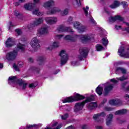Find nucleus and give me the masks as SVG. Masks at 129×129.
I'll return each instance as SVG.
<instances>
[{
    "mask_svg": "<svg viewBox=\"0 0 129 129\" xmlns=\"http://www.w3.org/2000/svg\"><path fill=\"white\" fill-rule=\"evenodd\" d=\"M25 47H26V45L19 43L17 45V49H15L13 51L10 52L7 54L6 59L9 61H14V60L17 58V56H18L19 49L21 50V51H25Z\"/></svg>",
    "mask_w": 129,
    "mask_h": 129,
    "instance_id": "f257e3e1",
    "label": "nucleus"
},
{
    "mask_svg": "<svg viewBox=\"0 0 129 129\" xmlns=\"http://www.w3.org/2000/svg\"><path fill=\"white\" fill-rule=\"evenodd\" d=\"M9 84L11 85L13 84H19V86L22 89H25L27 88V83H24L23 80L21 79H18L17 76H11L8 79Z\"/></svg>",
    "mask_w": 129,
    "mask_h": 129,
    "instance_id": "f03ea898",
    "label": "nucleus"
},
{
    "mask_svg": "<svg viewBox=\"0 0 129 129\" xmlns=\"http://www.w3.org/2000/svg\"><path fill=\"white\" fill-rule=\"evenodd\" d=\"M84 98H85V97L80 94H77L74 97L71 96L64 99V100L62 101V102L63 103L66 102H73V101L81 100V99H84Z\"/></svg>",
    "mask_w": 129,
    "mask_h": 129,
    "instance_id": "7ed1b4c3",
    "label": "nucleus"
},
{
    "mask_svg": "<svg viewBox=\"0 0 129 129\" xmlns=\"http://www.w3.org/2000/svg\"><path fill=\"white\" fill-rule=\"evenodd\" d=\"M59 55L61 57L60 65L61 66H63V65H65V64L67 63V61H68V55H67V53H66L65 50H61Z\"/></svg>",
    "mask_w": 129,
    "mask_h": 129,
    "instance_id": "20e7f679",
    "label": "nucleus"
},
{
    "mask_svg": "<svg viewBox=\"0 0 129 129\" xmlns=\"http://www.w3.org/2000/svg\"><path fill=\"white\" fill-rule=\"evenodd\" d=\"M80 55H78V58L82 61L83 58H86L88 55V50L86 47L81 48L79 50Z\"/></svg>",
    "mask_w": 129,
    "mask_h": 129,
    "instance_id": "39448f33",
    "label": "nucleus"
},
{
    "mask_svg": "<svg viewBox=\"0 0 129 129\" xmlns=\"http://www.w3.org/2000/svg\"><path fill=\"white\" fill-rule=\"evenodd\" d=\"M31 45L35 51L40 49V47H41L40 40L38 39L37 37H34L31 40Z\"/></svg>",
    "mask_w": 129,
    "mask_h": 129,
    "instance_id": "423d86ee",
    "label": "nucleus"
},
{
    "mask_svg": "<svg viewBox=\"0 0 129 129\" xmlns=\"http://www.w3.org/2000/svg\"><path fill=\"white\" fill-rule=\"evenodd\" d=\"M105 116H106V113L103 111L94 114L93 118L96 122H99V121H101V118H100V117H105Z\"/></svg>",
    "mask_w": 129,
    "mask_h": 129,
    "instance_id": "0eeeda50",
    "label": "nucleus"
},
{
    "mask_svg": "<svg viewBox=\"0 0 129 129\" xmlns=\"http://www.w3.org/2000/svg\"><path fill=\"white\" fill-rule=\"evenodd\" d=\"M74 27L75 29H77L79 33H83L85 31L86 27L79 22H76L74 24Z\"/></svg>",
    "mask_w": 129,
    "mask_h": 129,
    "instance_id": "6e6552de",
    "label": "nucleus"
},
{
    "mask_svg": "<svg viewBox=\"0 0 129 129\" xmlns=\"http://www.w3.org/2000/svg\"><path fill=\"white\" fill-rule=\"evenodd\" d=\"M43 22H44L43 18H38L36 19V21L34 22V24L28 25V28L29 31H31V30H33V28H34L35 26H39V25H40V24H42Z\"/></svg>",
    "mask_w": 129,
    "mask_h": 129,
    "instance_id": "1a4fd4ad",
    "label": "nucleus"
},
{
    "mask_svg": "<svg viewBox=\"0 0 129 129\" xmlns=\"http://www.w3.org/2000/svg\"><path fill=\"white\" fill-rule=\"evenodd\" d=\"M58 33H63V32H70V33H73V29L70 27H66L63 25H61L57 28Z\"/></svg>",
    "mask_w": 129,
    "mask_h": 129,
    "instance_id": "9d476101",
    "label": "nucleus"
},
{
    "mask_svg": "<svg viewBox=\"0 0 129 129\" xmlns=\"http://www.w3.org/2000/svg\"><path fill=\"white\" fill-rule=\"evenodd\" d=\"M123 20H124V18L119 15H116L114 17L111 16L109 18V23H114L115 21H119L120 22H122Z\"/></svg>",
    "mask_w": 129,
    "mask_h": 129,
    "instance_id": "9b49d317",
    "label": "nucleus"
},
{
    "mask_svg": "<svg viewBox=\"0 0 129 129\" xmlns=\"http://www.w3.org/2000/svg\"><path fill=\"white\" fill-rule=\"evenodd\" d=\"M123 52H124V48L120 47L118 50L119 55L121 57H124V58H129V49L125 53H123Z\"/></svg>",
    "mask_w": 129,
    "mask_h": 129,
    "instance_id": "f8f14e48",
    "label": "nucleus"
},
{
    "mask_svg": "<svg viewBox=\"0 0 129 129\" xmlns=\"http://www.w3.org/2000/svg\"><path fill=\"white\" fill-rule=\"evenodd\" d=\"M84 104H85L84 102L76 103L74 107L75 112H78L80 110H82L83 106H84Z\"/></svg>",
    "mask_w": 129,
    "mask_h": 129,
    "instance_id": "ddd939ff",
    "label": "nucleus"
},
{
    "mask_svg": "<svg viewBox=\"0 0 129 129\" xmlns=\"http://www.w3.org/2000/svg\"><path fill=\"white\" fill-rule=\"evenodd\" d=\"M38 32L40 35H47L49 33L48 30V26H42L40 29L38 30Z\"/></svg>",
    "mask_w": 129,
    "mask_h": 129,
    "instance_id": "4468645a",
    "label": "nucleus"
},
{
    "mask_svg": "<svg viewBox=\"0 0 129 129\" xmlns=\"http://www.w3.org/2000/svg\"><path fill=\"white\" fill-rule=\"evenodd\" d=\"M45 21L47 24L53 25L57 23V18L56 17H47L45 18Z\"/></svg>",
    "mask_w": 129,
    "mask_h": 129,
    "instance_id": "2eb2a0df",
    "label": "nucleus"
},
{
    "mask_svg": "<svg viewBox=\"0 0 129 129\" xmlns=\"http://www.w3.org/2000/svg\"><path fill=\"white\" fill-rule=\"evenodd\" d=\"M109 103L111 104V105H122V101L119 99L111 100L109 101Z\"/></svg>",
    "mask_w": 129,
    "mask_h": 129,
    "instance_id": "dca6fc26",
    "label": "nucleus"
},
{
    "mask_svg": "<svg viewBox=\"0 0 129 129\" xmlns=\"http://www.w3.org/2000/svg\"><path fill=\"white\" fill-rule=\"evenodd\" d=\"M91 35L88 34L81 37V39L82 43H87V42H89V41L91 40Z\"/></svg>",
    "mask_w": 129,
    "mask_h": 129,
    "instance_id": "f3484780",
    "label": "nucleus"
},
{
    "mask_svg": "<svg viewBox=\"0 0 129 129\" xmlns=\"http://www.w3.org/2000/svg\"><path fill=\"white\" fill-rule=\"evenodd\" d=\"M113 88V85L112 84H109L105 87L104 88V96H106L109 93V92L111 91L112 90V89Z\"/></svg>",
    "mask_w": 129,
    "mask_h": 129,
    "instance_id": "a211bd4d",
    "label": "nucleus"
},
{
    "mask_svg": "<svg viewBox=\"0 0 129 129\" xmlns=\"http://www.w3.org/2000/svg\"><path fill=\"white\" fill-rule=\"evenodd\" d=\"M36 8V5L34 4H27L24 5V8L27 11H33Z\"/></svg>",
    "mask_w": 129,
    "mask_h": 129,
    "instance_id": "6ab92c4d",
    "label": "nucleus"
},
{
    "mask_svg": "<svg viewBox=\"0 0 129 129\" xmlns=\"http://www.w3.org/2000/svg\"><path fill=\"white\" fill-rule=\"evenodd\" d=\"M15 44V41L14 40L11 38L8 39L7 41L6 42V46L8 48H10V47H12L13 45Z\"/></svg>",
    "mask_w": 129,
    "mask_h": 129,
    "instance_id": "aec40b11",
    "label": "nucleus"
},
{
    "mask_svg": "<svg viewBox=\"0 0 129 129\" xmlns=\"http://www.w3.org/2000/svg\"><path fill=\"white\" fill-rule=\"evenodd\" d=\"M59 46L60 43L58 42L54 41L52 45H50L48 47V49L50 50V51H51V50H53V49L55 48H59Z\"/></svg>",
    "mask_w": 129,
    "mask_h": 129,
    "instance_id": "412c9836",
    "label": "nucleus"
},
{
    "mask_svg": "<svg viewBox=\"0 0 129 129\" xmlns=\"http://www.w3.org/2000/svg\"><path fill=\"white\" fill-rule=\"evenodd\" d=\"M37 62L40 66L44 65V63H45V57H44V56L38 57L37 58Z\"/></svg>",
    "mask_w": 129,
    "mask_h": 129,
    "instance_id": "4be33fe9",
    "label": "nucleus"
},
{
    "mask_svg": "<svg viewBox=\"0 0 129 129\" xmlns=\"http://www.w3.org/2000/svg\"><path fill=\"white\" fill-rule=\"evenodd\" d=\"M24 66V63H23V62H19L17 66V64L14 63L13 64V68L16 70V71H20V69H19V67H23Z\"/></svg>",
    "mask_w": 129,
    "mask_h": 129,
    "instance_id": "5701e85b",
    "label": "nucleus"
},
{
    "mask_svg": "<svg viewBox=\"0 0 129 129\" xmlns=\"http://www.w3.org/2000/svg\"><path fill=\"white\" fill-rule=\"evenodd\" d=\"M65 40L68 41H71L72 42H75V40L77 39V37L76 36L72 37L71 35H67L64 37Z\"/></svg>",
    "mask_w": 129,
    "mask_h": 129,
    "instance_id": "b1692460",
    "label": "nucleus"
},
{
    "mask_svg": "<svg viewBox=\"0 0 129 129\" xmlns=\"http://www.w3.org/2000/svg\"><path fill=\"white\" fill-rule=\"evenodd\" d=\"M118 72H121L122 74H125L126 73V70L123 68L118 67L115 71L116 74H118Z\"/></svg>",
    "mask_w": 129,
    "mask_h": 129,
    "instance_id": "393cba45",
    "label": "nucleus"
},
{
    "mask_svg": "<svg viewBox=\"0 0 129 129\" xmlns=\"http://www.w3.org/2000/svg\"><path fill=\"white\" fill-rule=\"evenodd\" d=\"M60 9H59L57 7H55L52 8L50 12H48V14H49V15H53V14H56V13H59V12H60Z\"/></svg>",
    "mask_w": 129,
    "mask_h": 129,
    "instance_id": "a878e982",
    "label": "nucleus"
},
{
    "mask_svg": "<svg viewBox=\"0 0 129 129\" xmlns=\"http://www.w3.org/2000/svg\"><path fill=\"white\" fill-rule=\"evenodd\" d=\"M97 107V104H96V102H91L90 104H89V105L88 106V109H94V108H96Z\"/></svg>",
    "mask_w": 129,
    "mask_h": 129,
    "instance_id": "bb28decb",
    "label": "nucleus"
},
{
    "mask_svg": "<svg viewBox=\"0 0 129 129\" xmlns=\"http://www.w3.org/2000/svg\"><path fill=\"white\" fill-rule=\"evenodd\" d=\"M125 113H126V110L121 109V110H118L116 111L114 113V114L115 115H122L123 114H125Z\"/></svg>",
    "mask_w": 129,
    "mask_h": 129,
    "instance_id": "cd10ccee",
    "label": "nucleus"
},
{
    "mask_svg": "<svg viewBox=\"0 0 129 129\" xmlns=\"http://www.w3.org/2000/svg\"><path fill=\"white\" fill-rule=\"evenodd\" d=\"M52 6H54V1L50 0L45 3L43 7H44V8H50V7H52Z\"/></svg>",
    "mask_w": 129,
    "mask_h": 129,
    "instance_id": "c85d7f7f",
    "label": "nucleus"
},
{
    "mask_svg": "<svg viewBox=\"0 0 129 129\" xmlns=\"http://www.w3.org/2000/svg\"><path fill=\"white\" fill-rule=\"evenodd\" d=\"M119 2L115 1H114L113 4L110 6V8H111V9H115L116 8H118V7H119Z\"/></svg>",
    "mask_w": 129,
    "mask_h": 129,
    "instance_id": "c756f323",
    "label": "nucleus"
},
{
    "mask_svg": "<svg viewBox=\"0 0 129 129\" xmlns=\"http://www.w3.org/2000/svg\"><path fill=\"white\" fill-rule=\"evenodd\" d=\"M96 91L97 94H98L99 95H101V94H102V91H103V88L98 86L96 89Z\"/></svg>",
    "mask_w": 129,
    "mask_h": 129,
    "instance_id": "7c9ffc66",
    "label": "nucleus"
},
{
    "mask_svg": "<svg viewBox=\"0 0 129 129\" xmlns=\"http://www.w3.org/2000/svg\"><path fill=\"white\" fill-rule=\"evenodd\" d=\"M93 100H94V96H92L88 97L87 98V99H86L83 102L85 104V103H87V102H90L91 101H93Z\"/></svg>",
    "mask_w": 129,
    "mask_h": 129,
    "instance_id": "2f4dec72",
    "label": "nucleus"
},
{
    "mask_svg": "<svg viewBox=\"0 0 129 129\" xmlns=\"http://www.w3.org/2000/svg\"><path fill=\"white\" fill-rule=\"evenodd\" d=\"M29 70L30 71H35L36 72H37V73H39L40 69L39 68H37L36 67H31Z\"/></svg>",
    "mask_w": 129,
    "mask_h": 129,
    "instance_id": "473e14b6",
    "label": "nucleus"
},
{
    "mask_svg": "<svg viewBox=\"0 0 129 129\" xmlns=\"http://www.w3.org/2000/svg\"><path fill=\"white\" fill-rule=\"evenodd\" d=\"M96 49L98 51H102V50H104V48L100 44H97L96 45Z\"/></svg>",
    "mask_w": 129,
    "mask_h": 129,
    "instance_id": "72a5a7b5",
    "label": "nucleus"
},
{
    "mask_svg": "<svg viewBox=\"0 0 129 129\" xmlns=\"http://www.w3.org/2000/svg\"><path fill=\"white\" fill-rule=\"evenodd\" d=\"M14 15L18 17V19H22V18H23V15L20 14V12L17 10L15 11Z\"/></svg>",
    "mask_w": 129,
    "mask_h": 129,
    "instance_id": "f704fd0d",
    "label": "nucleus"
},
{
    "mask_svg": "<svg viewBox=\"0 0 129 129\" xmlns=\"http://www.w3.org/2000/svg\"><path fill=\"white\" fill-rule=\"evenodd\" d=\"M102 43L103 44V45L107 46V44H108V40H107V38H103L102 39Z\"/></svg>",
    "mask_w": 129,
    "mask_h": 129,
    "instance_id": "c9c22d12",
    "label": "nucleus"
},
{
    "mask_svg": "<svg viewBox=\"0 0 129 129\" xmlns=\"http://www.w3.org/2000/svg\"><path fill=\"white\" fill-rule=\"evenodd\" d=\"M114 109V108L111 107H108L107 106H105L104 107V110H105V111H112V110H113Z\"/></svg>",
    "mask_w": 129,
    "mask_h": 129,
    "instance_id": "e433bc0d",
    "label": "nucleus"
},
{
    "mask_svg": "<svg viewBox=\"0 0 129 129\" xmlns=\"http://www.w3.org/2000/svg\"><path fill=\"white\" fill-rule=\"evenodd\" d=\"M74 5H77V7H80L81 3H80V0H73Z\"/></svg>",
    "mask_w": 129,
    "mask_h": 129,
    "instance_id": "4c0bfd02",
    "label": "nucleus"
},
{
    "mask_svg": "<svg viewBox=\"0 0 129 129\" xmlns=\"http://www.w3.org/2000/svg\"><path fill=\"white\" fill-rule=\"evenodd\" d=\"M33 15H36L37 16H42L41 12H39V9H36L33 11Z\"/></svg>",
    "mask_w": 129,
    "mask_h": 129,
    "instance_id": "58836bf2",
    "label": "nucleus"
},
{
    "mask_svg": "<svg viewBox=\"0 0 129 129\" xmlns=\"http://www.w3.org/2000/svg\"><path fill=\"white\" fill-rule=\"evenodd\" d=\"M112 118H113V114L110 113L107 115L106 119L112 120Z\"/></svg>",
    "mask_w": 129,
    "mask_h": 129,
    "instance_id": "ea45409f",
    "label": "nucleus"
},
{
    "mask_svg": "<svg viewBox=\"0 0 129 129\" xmlns=\"http://www.w3.org/2000/svg\"><path fill=\"white\" fill-rule=\"evenodd\" d=\"M116 79H117V80H119L120 81H123V80H126L127 78H125L124 76H123L120 78H117Z\"/></svg>",
    "mask_w": 129,
    "mask_h": 129,
    "instance_id": "a19ab883",
    "label": "nucleus"
},
{
    "mask_svg": "<svg viewBox=\"0 0 129 129\" xmlns=\"http://www.w3.org/2000/svg\"><path fill=\"white\" fill-rule=\"evenodd\" d=\"M69 13L68 9H66L63 11L61 12V16H66V15H68Z\"/></svg>",
    "mask_w": 129,
    "mask_h": 129,
    "instance_id": "79ce46f5",
    "label": "nucleus"
},
{
    "mask_svg": "<svg viewBox=\"0 0 129 129\" xmlns=\"http://www.w3.org/2000/svg\"><path fill=\"white\" fill-rule=\"evenodd\" d=\"M68 116H69L68 113H66L64 115H63L61 116V119H63V120L67 119V118H68Z\"/></svg>",
    "mask_w": 129,
    "mask_h": 129,
    "instance_id": "37998d69",
    "label": "nucleus"
},
{
    "mask_svg": "<svg viewBox=\"0 0 129 129\" xmlns=\"http://www.w3.org/2000/svg\"><path fill=\"white\" fill-rule=\"evenodd\" d=\"M15 32L19 36L22 34V30L21 29H17L15 30Z\"/></svg>",
    "mask_w": 129,
    "mask_h": 129,
    "instance_id": "c03bdc74",
    "label": "nucleus"
},
{
    "mask_svg": "<svg viewBox=\"0 0 129 129\" xmlns=\"http://www.w3.org/2000/svg\"><path fill=\"white\" fill-rule=\"evenodd\" d=\"M121 4V5H122L123 8H124V9H125V8H127V2H122Z\"/></svg>",
    "mask_w": 129,
    "mask_h": 129,
    "instance_id": "a18cd8bd",
    "label": "nucleus"
},
{
    "mask_svg": "<svg viewBox=\"0 0 129 129\" xmlns=\"http://www.w3.org/2000/svg\"><path fill=\"white\" fill-rule=\"evenodd\" d=\"M89 7H88V6L86 7V9L84 8H83V10L86 16H87V15L88 14V12L87 11V10H89Z\"/></svg>",
    "mask_w": 129,
    "mask_h": 129,
    "instance_id": "49530a36",
    "label": "nucleus"
},
{
    "mask_svg": "<svg viewBox=\"0 0 129 129\" xmlns=\"http://www.w3.org/2000/svg\"><path fill=\"white\" fill-rule=\"evenodd\" d=\"M111 122H112V120H106V125H110L111 124Z\"/></svg>",
    "mask_w": 129,
    "mask_h": 129,
    "instance_id": "de8ad7c7",
    "label": "nucleus"
},
{
    "mask_svg": "<svg viewBox=\"0 0 129 129\" xmlns=\"http://www.w3.org/2000/svg\"><path fill=\"white\" fill-rule=\"evenodd\" d=\"M90 21L91 23L93 24L94 25H96V22H95V21H94V19H93L92 17L90 18Z\"/></svg>",
    "mask_w": 129,
    "mask_h": 129,
    "instance_id": "09e8293b",
    "label": "nucleus"
},
{
    "mask_svg": "<svg viewBox=\"0 0 129 129\" xmlns=\"http://www.w3.org/2000/svg\"><path fill=\"white\" fill-rule=\"evenodd\" d=\"M36 85H35V84H30L29 85L30 88H35L36 87Z\"/></svg>",
    "mask_w": 129,
    "mask_h": 129,
    "instance_id": "8fccbe9b",
    "label": "nucleus"
},
{
    "mask_svg": "<svg viewBox=\"0 0 129 129\" xmlns=\"http://www.w3.org/2000/svg\"><path fill=\"white\" fill-rule=\"evenodd\" d=\"M35 126H37V125L33 124V125H29L27 126L28 128H31V127H34Z\"/></svg>",
    "mask_w": 129,
    "mask_h": 129,
    "instance_id": "3c124183",
    "label": "nucleus"
},
{
    "mask_svg": "<svg viewBox=\"0 0 129 129\" xmlns=\"http://www.w3.org/2000/svg\"><path fill=\"white\" fill-rule=\"evenodd\" d=\"M111 82H113V83H117L118 81H117L116 80L112 79L110 80Z\"/></svg>",
    "mask_w": 129,
    "mask_h": 129,
    "instance_id": "603ef678",
    "label": "nucleus"
},
{
    "mask_svg": "<svg viewBox=\"0 0 129 129\" xmlns=\"http://www.w3.org/2000/svg\"><path fill=\"white\" fill-rule=\"evenodd\" d=\"M28 61L30 63H33V62H34V59H33L32 57H30L28 59Z\"/></svg>",
    "mask_w": 129,
    "mask_h": 129,
    "instance_id": "864d4df0",
    "label": "nucleus"
},
{
    "mask_svg": "<svg viewBox=\"0 0 129 129\" xmlns=\"http://www.w3.org/2000/svg\"><path fill=\"white\" fill-rule=\"evenodd\" d=\"M63 35H57L56 36V39H61V38H62V37H63Z\"/></svg>",
    "mask_w": 129,
    "mask_h": 129,
    "instance_id": "5fc2aeb1",
    "label": "nucleus"
},
{
    "mask_svg": "<svg viewBox=\"0 0 129 129\" xmlns=\"http://www.w3.org/2000/svg\"><path fill=\"white\" fill-rule=\"evenodd\" d=\"M115 29H116V30H119V29H121V26H117V25H115Z\"/></svg>",
    "mask_w": 129,
    "mask_h": 129,
    "instance_id": "6e6d98bb",
    "label": "nucleus"
},
{
    "mask_svg": "<svg viewBox=\"0 0 129 129\" xmlns=\"http://www.w3.org/2000/svg\"><path fill=\"white\" fill-rule=\"evenodd\" d=\"M77 63V62H76V61H72L71 62V64H72V66H75L76 65Z\"/></svg>",
    "mask_w": 129,
    "mask_h": 129,
    "instance_id": "4d7b16f0",
    "label": "nucleus"
},
{
    "mask_svg": "<svg viewBox=\"0 0 129 129\" xmlns=\"http://www.w3.org/2000/svg\"><path fill=\"white\" fill-rule=\"evenodd\" d=\"M127 83V82H124V83H123L121 85V86L123 88H124V86H125V85H126V84Z\"/></svg>",
    "mask_w": 129,
    "mask_h": 129,
    "instance_id": "13d9d810",
    "label": "nucleus"
},
{
    "mask_svg": "<svg viewBox=\"0 0 129 129\" xmlns=\"http://www.w3.org/2000/svg\"><path fill=\"white\" fill-rule=\"evenodd\" d=\"M10 26H9V30H11V27H14V25H13V23H12V22H10Z\"/></svg>",
    "mask_w": 129,
    "mask_h": 129,
    "instance_id": "bf43d9fd",
    "label": "nucleus"
},
{
    "mask_svg": "<svg viewBox=\"0 0 129 129\" xmlns=\"http://www.w3.org/2000/svg\"><path fill=\"white\" fill-rule=\"evenodd\" d=\"M105 103V102L104 101H103L101 102V104H100V106H103V105Z\"/></svg>",
    "mask_w": 129,
    "mask_h": 129,
    "instance_id": "052dcab7",
    "label": "nucleus"
},
{
    "mask_svg": "<svg viewBox=\"0 0 129 129\" xmlns=\"http://www.w3.org/2000/svg\"><path fill=\"white\" fill-rule=\"evenodd\" d=\"M125 99H126V100H129V95L126 94L125 96Z\"/></svg>",
    "mask_w": 129,
    "mask_h": 129,
    "instance_id": "680f3d73",
    "label": "nucleus"
},
{
    "mask_svg": "<svg viewBox=\"0 0 129 129\" xmlns=\"http://www.w3.org/2000/svg\"><path fill=\"white\" fill-rule=\"evenodd\" d=\"M82 129H87V126L86 125H84L82 127Z\"/></svg>",
    "mask_w": 129,
    "mask_h": 129,
    "instance_id": "e2e57ef3",
    "label": "nucleus"
},
{
    "mask_svg": "<svg viewBox=\"0 0 129 129\" xmlns=\"http://www.w3.org/2000/svg\"><path fill=\"white\" fill-rule=\"evenodd\" d=\"M15 6L18 7V6H20V3L19 2H16L15 3Z\"/></svg>",
    "mask_w": 129,
    "mask_h": 129,
    "instance_id": "0e129e2a",
    "label": "nucleus"
},
{
    "mask_svg": "<svg viewBox=\"0 0 129 129\" xmlns=\"http://www.w3.org/2000/svg\"><path fill=\"white\" fill-rule=\"evenodd\" d=\"M58 124V122H55L54 123L52 124V126H56Z\"/></svg>",
    "mask_w": 129,
    "mask_h": 129,
    "instance_id": "69168bd1",
    "label": "nucleus"
},
{
    "mask_svg": "<svg viewBox=\"0 0 129 129\" xmlns=\"http://www.w3.org/2000/svg\"><path fill=\"white\" fill-rule=\"evenodd\" d=\"M96 128L97 129H102V127L101 126H97Z\"/></svg>",
    "mask_w": 129,
    "mask_h": 129,
    "instance_id": "338daca9",
    "label": "nucleus"
},
{
    "mask_svg": "<svg viewBox=\"0 0 129 129\" xmlns=\"http://www.w3.org/2000/svg\"><path fill=\"white\" fill-rule=\"evenodd\" d=\"M58 72H60V70H57V71H56V72H54V74H57Z\"/></svg>",
    "mask_w": 129,
    "mask_h": 129,
    "instance_id": "774afa93",
    "label": "nucleus"
}]
</instances>
